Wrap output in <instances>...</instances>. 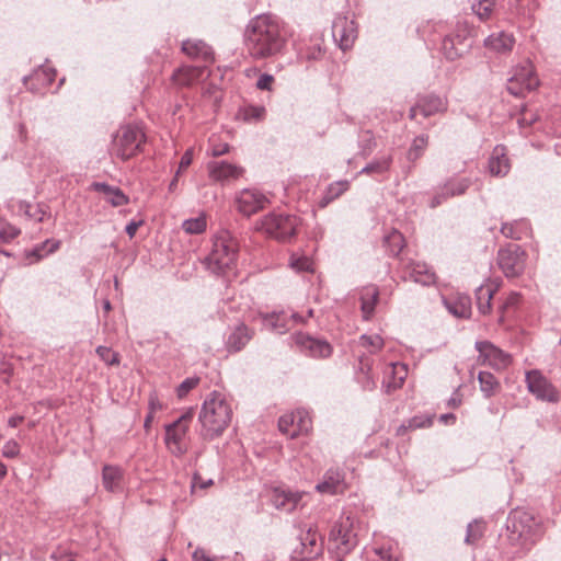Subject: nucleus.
Instances as JSON below:
<instances>
[{"label": "nucleus", "instance_id": "f257e3e1", "mask_svg": "<svg viewBox=\"0 0 561 561\" xmlns=\"http://www.w3.org/2000/svg\"><path fill=\"white\" fill-rule=\"evenodd\" d=\"M284 44L279 23L271 15H257L247 26L245 45L250 55L256 59L279 53Z\"/></svg>", "mask_w": 561, "mask_h": 561}, {"label": "nucleus", "instance_id": "f03ea898", "mask_svg": "<svg viewBox=\"0 0 561 561\" xmlns=\"http://www.w3.org/2000/svg\"><path fill=\"white\" fill-rule=\"evenodd\" d=\"M232 419V408L225 394L213 391L202 404L198 421L202 424V435L214 439L222 434Z\"/></svg>", "mask_w": 561, "mask_h": 561}, {"label": "nucleus", "instance_id": "7ed1b4c3", "mask_svg": "<svg viewBox=\"0 0 561 561\" xmlns=\"http://www.w3.org/2000/svg\"><path fill=\"white\" fill-rule=\"evenodd\" d=\"M510 543L522 552H527L542 537L541 524L529 512L515 510L506 523Z\"/></svg>", "mask_w": 561, "mask_h": 561}, {"label": "nucleus", "instance_id": "20e7f679", "mask_svg": "<svg viewBox=\"0 0 561 561\" xmlns=\"http://www.w3.org/2000/svg\"><path fill=\"white\" fill-rule=\"evenodd\" d=\"M239 253L238 239L228 230L219 231L213 239V247L203 263L216 275H224L237 265Z\"/></svg>", "mask_w": 561, "mask_h": 561}, {"label": "nucleus", "instance_id": "39448f33", "mask_svg": "<svg viewBox=\"0 0 561 561\" xmlns=\"http://www.w3.org/2000/svg\"><path fill=\"white\" fill-rule=\"evenodd\" d=\"M298 225L299 219L295 215L271 213L256 222V230L285 241L295 236Z\"/></svg>", "mask_w": 561, "mask_h": 561}, {"label": "nucleus", "instance_id": "423d86ee", "mask_svg": "<svg viewBox=\"0 0 561 561\" xmlns=\"http://www.w3.org/2000/svg\"><path fill=\"white\" fill-rule=\"evenodd\" d=\"M194 414V409L190 408L174 422L165 425L164 443L172 455L180 457L186 453L185 437Z\"/></svg>", "mask_w": 561, "mask_h": 561}, {"label": "nucleus", "instance_id": "0eeeda50", "mask_svg": "<svg viewBox=\"0 0 561 561\" xmlns=\"http://www.w3.org/2000/svg\"><path fill=\"white\" fill-rule=\"evenodd\" d=\"M145 141L144 133L136 126H123L114 138L115 154L122 160H127L140 150Z\"/></svg>", "mask_w": 561, "mask_h": 561}, {"label": "nucleus", "instance_id": "6e6552de", "mask_svg": "<svg viewBox=\"0 0 561 561\" xmlns=\"http://www.w3.org/2000/svg\"><path fill=\"white\" fill-rule=\"evenodd\" d=\"M539 85V79L529 61L517 66L507 82V91L515 96H524Z\"/></svg>", "mask_w": 561, "mask_h": 561}, {"label": "nucleus", "instance_id": "1a4fd4ad", "mask_svg": "<svg viewBox=\"0 0 561 561\" xmlns=\"http://www.w3.org/2000/svg\"><path fill=\"white\" fill-rule=\"evenodd\" d=\"M526 253L520 245L510 243L497 252V264L506 277L519 276L525 270Z\"/></svg>", "mask_w": 561, "mask_h": 561}, {"label": "nucleus", "instance_id": "9d476101", "mask_svg": "<svg viewBox=\"0 0 561 561\" xmlns=\"http://www.w3.org/2000/svg\"><path fill=\"white\" fill-rule=\"evenodd\" d=\"M474 347L479 353L478 359L482 365L500 371L505 370L512 364V355L489 341H477Z\"/></svg>", "mask_w": 561, "mask_h": 561}, {"label": "nucleus", "instance_id": "9b49d317", "mask_svg": "<svg viewBox=\"0 0 561 561\" xmlns=\"http://www.w3.org/2000/svg\"><path fill=\"white\" fill-rule=\"evenodd\" d=\"M278 428L290 438H295L299 434H308L312 428V421L306 409H297L295 412L279 417Z\"/></svg>", "mask_w": 561, "mask_h": 561}, {"label": "nucleus", "instance_id": "f8f14e48", "mask_svg": "<svg viewBox=\"0 0 561 561\" xmlns=\"http://www.w3.org/2000/svg\"><path fill=\"white\" fill-rule=\"evenodd\" d=\"M526 385L528 391L538 400L547 402H558L559 392L557 388L541 374L534 369L526 373Z\"/></svg>", "mask_w": 561, "mask_h": 561}, {"label": "nucleus", "instance_id": "ddd939ff", "mask_svg": "<svg viewBox=\"0 0 561 561\" xmlns=\"http://www.w3.org/2000/svg\"><path fill=\"white\" fill-rule=\"evenodd\" d=\"M268 203L270 199L254 188H244L236 196L237 209L247 217L264 209Z\"/></svg>", "mask_w": 561, "mask_h": 561}, {"label": "nucleus", "instance_id": "4468645a", "mask_svg": "<svg viewBox=\"0 0 561 561\" xmlns=\"http://www.w3.org/2000/svg\"><path fill=\"white\" fill-rule=\"evenodd\" d=\"M208 176L221 185L230 184L244 174V169L228 161H210L207 163Z\"/></svg>", "mask_w": 561, "mask_h": 561}, {"label": "nucleus", "instance_id": "2eb2a0df", "mask_svg": "<svg viewBox=\"0 0 561 561\" xmlns=\"http://www.w3.org/2000/svg\"><path fill=\"white\" fill-rule=\"evenodd\" d=\"M447 100L436 94H424L417 98L414 106L410 108L409 116L414 119L417 114L430 117L447 110Z\"/></svg>", "mask_w": 561, "mask_h": 561}, {"label": "nucleus", "instance_id": "dca6fc26", "mask_svg": "<svg viewBox=\"0 0 561 561\" xmlns=\"http://www.w3.org/2000/svg\"><path fill=\"white\" fill-rule=\"evenodd\" d=\"M293 340L299 350L308 356L325 358L331 355L332 347L325 340L316 339L301 332L294 334Z\"/></svg>", "mask_w": 561, "mask_h": 561}, {"label": "nucleus", "instance_id": "f3484780", "mask_svg": "<svg viewBox=\"0 0 561 561\" xmlns=\"http://www.w3.org/2000/svg\"><path fill=\"white\" fill-rule=\"evenodd\" d=\"M304 322L305 318L297 312H294L290 316L285 311L272 312L263 317L264 327L278 334H284L290 330L294 324Z\"/></svg>", "mask_w": 561, "mask_h": 561}, {"label": "nucleus", "instance_id": "a211bd4d", "mask_svg": "<svg viewBox=\"0 0 561 561\" xmlns=\"http://www.w3.org/2000/svg\"><path fill=\"white\" fill-rule=\"evenodd\" d=\"M350 526L334 524L329 534L331 549L334 550L335 561H345V556L350 551Z\"/></svg>", "mask_w": 561, "mask_h": 561}, {"label": "nucleus", "instance_id": "6ab92c4d", "mask_svg": "<svg viewBox=\"0 0 561 561\" xmlns=\"http://www.w3.org/2000/svg\"><path fill=\"white\" fill-rule=\"evenodd\" d=\"M302 495L304 494L299 492L276 488L272 491L271 502L276 510L290 513L296 510Z\"/></svg>", "mask_w": 561, "mask_h": 561}, {"label": "nucleus", "instance_id": "aec40b11", "mask_svg": "<svg viewBox=\"0 0 561 561\" xmlns=\"http://www.w3.org/2000/svg\"><path fill=\"white\" fill-rule=\"evenodd\" d=\"M182 51L192 59L211 64L215 60L213 48L202 39L182 42Z\"/></svg>", "mask_w": 561, "mask_h": 561}, {"label": "nucleus", "instance_id": "412c9836", "mask_svg": "<svg viewBox=\"0 0 561 561\" xmlns=\"http://www.w3.org/2000/svg\"><path fill=\"white\" fill-rule=\"evenodd\" d=\"M304 559H313L322 552V541L316 527H308L299 536Z\"/></svg>", "mask_w": 561, "mask_h": 561}, {"label": "nucleus", "instance_id": "4be33fe9", "mask_svg": "<svg viewBox=\"0 0 561 561\" xmlns=\"http://www.w3.org/2000/svg\"><path fill=\"white\" fill-rule=\"evenodd\" d=\"M209 75L206 66H183L174 71L172 79L181 85L194 84Z\"/></svg>", "mask_w": 561, "mask_h": 561}, {"label": "nucleus", "instance_id": "5701e85b", "mask_svg": "<svg viewBox=\"0 0 561 561\" xmlns=\"http://www.w3.org/2000/svg\"><path fill=\"white\" fill-rule=\"evenodd\" d=\"M405 270L409 278L423 286H431L436 283L434 271L425 263L411 261L407 264Z\"/></svg>", "mask_w": 561, "mask_h": 561}, {"label": "nucleus", "instance_id": "b1692460", "mask_svg": "<svg viewBox=\"0 0 561 561\" xmlns=\"http://www.w3.org/2000/svg\"><path fill=\"white\" fill-rule=\"evenodd\" d=\"M91 190L102 193L104 199L113 207H119L129 203V197L117 186L104 182H93Z\"/></svg>", "mask_w": 561, "mask_h": 561}, {"label": "nucleus", "instance_id": "393cba45", "mask_svg": "<svg viewBox=\"0 0 561 561\" xmlns=\"http://www.w3.org/2000/svg\"><path fill=\"white\" fill-rule=\"evenodd\" d=\"M253 335L254 331L244 323L238 324L227 339L226 347L228 352H240L252 340Z\"/></svg>", "mask_w": 561, "mask_h": 561}, {"label": "nucleus", "instance_id": "a878e982", "mask_svg": "<svg viewBox=\"0 0 561 561\" xmlns=\"http://www.w3.org/2000/svg\"><path fill=\"white\" fill-rule=\"evenodd\" d=\"M379 298V289L376 285H367L359 290L360 311L364 320H368L375 312Z\"/></svg>", "mask_w": 561, "mask_h": 561}, {"label": "nucleus", "instance_id": "bb28decb", "mask_svg": "<svg viewBox=\"0 0 561 561\" xmlns=\"http://www.w3.org/2000/svg\"><path fill=\"white\" fill-rule=\"evenodd\" d=\"M345 489L344 474L339 470H329L324 480L316 485V490L320 493L336 494Z\"/></svg>", "mask_w": 561, "mask_h": 561}, {"label": "nucleus", "instance_id": "cd10ccee", "mask_svg": "<svg viewBox=\"0 0 561 561\" xmlns=\"http://www.w3.org/2000/svg\"><path fill=\"white\" fill-rule=\"evenodd\" d=\"M359 369L356 371V381L364 391H371L376 387L375 373L373 371V359L368 356H360Z\"/></svg>", "mask_w": 561, "mask_h": 561}, {"label": "nucleus", "instance_id": "c85d7f7f", "mask_svg": "<svg viewBox=\"0 0 561 561\" xmlns=\"http://www.w3.org/2000/svg\"><path fill=\"white\" fill-rule=\"evenodd\" d=\"M469 46L470 45L466 43V38H462L459 35H448L442 42V51L448 60H455L461 57Z\"/></svg>", "mask_w": 561, "mask_h": 561}, {"label": "nucleus", "instance_id": "c756f323", "mask_svg": "<svg viewBox=\"0 0 561 561\" xmlns=\"http://www.w3.org/2000/svg\"><path fill=\"white\" fill-rule=\"evenodd\" d=\"M511 169L510 160L505 152V147L496 146L489 159L490 173L496 176H504Z\"/></svg>", "mask_w": 561, "mask_h": 561}, {"label": "nucleus", "instance_id": "7c9ffc66", "mask_svg": "<svg viewBox=\"0 0 561 561\" xmlns=\"http://www.w3.org/2000/svg\"><path fill=\"white\" fill-rule=\"evenodd\" d=\"M123 470L117 466L105 465L102 470V482L105 490L118 492L122 490Z\"/></svg>", "mask_w": 561, "mask_h": 561}, {"label": "nucleus", "instance_id": "2f4dec72", "mask_svg": "<svg viewBox=\"0 0 561 561\" xmlns=\"http://www.w3.org/2000/svg\"><path fill=\"white\" fill-rule=\"evenodd\" d=\"M499 285L482 284L476 289L477 306L482 314H489L492 309L491 300L497 291Z\"/></svg>", "mask_w": 561, "mask_h": 561}, {"label": "nucleus", "instance_id": "473e14b6", "mask_svg": "<svg viewBox=\"0 0 561 561\" xmlns=\"http://www.w3.org/2000/svg\"><path fill=\"white\" fill-rule=\"evenodd\" d=\"M515 39L513 35L505 32L492 34L484 39V46L496 53H507L512 50Z\"/></svg>", "mask_w": 561, "mask_h": 561}, {"label": "nucleus", "instance_id": "72a5a7b5", "mask_svg": "<svg viewBox=\"0 0 561 561\" xmlns=\"http://www.w3.org/2000/svg\"><path fill=\"white\" fill-rule=\"evenodd\" d=\"M444 302L447 310L457 318L467 319L471 316V300L468 296L449 298Z\"/></svg>", "mask_w": 561, "mask_h": 561}, {"label": "nucleus", "instance_id": "f704fd0d", "mask_svg": "<svg viewBox=\"0 0 561 561\" xmlns=\"http://www.w3.org/2000/svg\"><path fill=\"white\" fill-rule=\"evenodd\" d=\"M347 19L344 18H337L332 25V35L335 42L339 43L340 48L342 51H346L351 48L350 44V35L346 27Z\"/></svg>", "mask_w": 561, "mask_h": 561}, {"label": "nucleus", "instance_id": "c9c22d12", "mask_svg": "<svg viewBox=\"0 0 561 561\" xmlns=\"http://www.w3.org/2000/svg\"><path fill=\"white\" fill-rule=\"evenodd\" d=\"M391 378L385 381L387 392L401 388L408 376L407 366L401 363H394L390 366Z\"/></svg>", "mask_w": 561, "mask_h": 561}, {"label": "nucleus", "instance_id": "e433bc0d", "mask_svg": "<svg viewBox=\"0 0 561 561\" xmlns=\"http://www.w3.org/2000/svg\"><path fill=\"white\" fill-rule=\"evenodd\" d=\"M470 185L471 181L468 178L448 180L443 185L444 199L465 194Z\"/></svg>", "mask_w": 561, "mask_h": 561}, {"label": "nucleus", "instance_id": "4c0bfd02", "mask_svg": "<svg viewBox=\"0 0 561 561\" xmlns=\"http://www.w3.org/2000/svg\"><path fill=\"white\" fill-rule=\"evenodd\" d=\"M529 230L528 222L525 220H515L513 222H505L501 227V232L504 237L520 240L527 234Z\"/></svg>", "mask_w": 561, "mask_h": 561}, {"label": "nucleus", "instance_id": "58836bf2", "mask_svg": "<svg viewBox=\"0 0 561 561\" xmlns=\"http://www.w3.org/2000/svg\"><path fill=\"white\" fill-rule=\"evenodd\" d=\"M392 163V156L385 154L365 165L358 173L369 175H381L389 171Z\"/></svg>", "mask_w": 561, "mask_h": 561}, {"label": "nucleus", "instance_id": "ea45409f", "mask_svg": "<svg viewBox=\"0 0 561 561\" xmlns=\"http://www.w3.org/2000/svg\"><path fill=\"white\" fill-rule=\"evenodd\" d=\"M348 190V181H337L332 184H330L321 199L319 201L320 207H327L331 202H333L335 198H337L340 195H342L344 192Z\"/></svg>", "mask_w": 561, "mask_h": 561}, {"label": "nucleus", "instance_id": "a19ab883", "mask_svg": "<svg viewBox=\"0 0 561 561\" xmlns=\"http://www.w3.org/2000/svg\"><path fill=\"white\" fill-rule=\"evenodd\" d=\"M383 244L390 255L398 256L405 245V240L400 231L393 229L385 236Z\"/></svg>", "mask_w": 561, "mask_h": 561}, {"label": "nucleus", "instance_id": "79ce46f5", "mask_svg": "<svg viewBox=\"0 0 561 561\" xmlns=\"http://www.w3.org/2000/svg\"><path fill=\"white\" fill-rule=\"evenodd\" d=\"M480 390L485 398H491L500 388V382L490 371H480L478 375Z\"/></svg>", "mask_w": 561, "mask_h": 561}, {"label": "nucleus", "instance_id": "37998d69", "mask_svg": "<svg viewBox=\"0 0 561 561\" xmlns=\"http://www.w3.org/2000/svg\"><path fill=\"white\" fill-rule=\"evenodd\" d=\"M427 145H428V136L427 135H420V136H416L408 152H407V158L409 161L411 162H415L419 158H421L425 151V149L427 148Z\"/></svg>", "mask_w": 561, "mask_h": 561}, {"label": "nucleus", "instance_id": "c03bdc74", "mask_svg": "<svg viewBox=\"0 0 561 561\" xmlns=\"http://www.w3.org/2000/svg\"><path fill=\"white\" fill-rule=\"evenodd\" d=\"M207 221L204 215L196 218H190L183 221L182 228L186 233L199 234L206 230Z\"/></svg>", "mask_w": 561, "mask_h": 561}, {"label": "nucleus", "instance_id": "a18cd8bd", "mask_svg": "<svg viewBox=\"0 0 561 561\" xmlns=\"http://www.w3.org/2000/svg\"><path fill=\"white\" fill-rule=\"evenodd\" d=\"M359 345L364 347L369 354H374L381 350L383 341L378 334H363L359 339Z\"/></svg>", "mask_w": 561, "mask_h": 561}, {"label": "nucleus", "instance_id": "49530a36", "mask_svg": "<svg viewBox=\"0 0 561 561\" xmlns=\"http://www.w3.org/2000/svg\"><path fill=\"white\" fill-rule=\"evenodd\" d=\"M484 533V525L479 520H473L467 526V534L465 537V542L468 545H474Z\"/></svg>", "mask_w": 561, "mask_h": 561}, {"label": "nucleus", "instance_id": "de8ad7c7", "mask_svg": "<svg viewBox=\"0 0 561 561\" xmlns=\"http://www.w3.org/2000/svg\"><path fill=\"white\" fill-rule=\"evenodd\" d=\"M496 0H478L472 4V11L480 20H488L491 16Z\"/></svg>", "mask_w": 561, "mask_h": 561}, {"label": "nucleus", "instance_id": "09e8293b", "mask_svg": "<svg viewBox=\"0 0 561 561\" xmlns=\"http://www.w3.org/2000/svg\"><path fill=\"white\" fill-rule=\"evenodd\" d=\"M31 204L27 202H21L20 203V210L24 211V215L28 218L35 219L38 222L44 221V218L47 214L46 207L43 205H37L36 209L34 211H31Z\"/></svg>", "mask_w": 561, "mask_h": 561}, {"label": "nucleus", "instance_id": "8fccbe9b", "mask_svg": "<svg viewBox=\"0 0 561 561\" xmlns=\"http://www.w3.org/2000/svg\"><path fill=\"white\" fill-rule=\"evenodd\" d=\"M199 381V377H190L184 379L176 388L178 398L182 399L186 397L191 390L198 386Z\"/></svg>", "mask_w": 561, "mask_h": 561}, {"label": "nucleus", "instance_id": "3c124183", "mask_svg": "<svg viewBox=\"0 0 561 561\" xmlns=\"http://www.w3.org/2000/svg\"><path fill=\"white\" fill-rule=\"evenodd\" d=\"M50 245L49 249L47 250V253H53L54 251H56L59 245H60V242L59 241H56V240H46L41 248H35L33 249L31 252L27 253V257H34V261L33 262H37L39 261L42 257H43V254L41 253L42 252V249H44L45 247L47 245Z\"/></svg>", "mask_w": 561, "mask_h": 561}, {"label": "nucleus", "instance_id": "603ef678", "mask_svg": "<svg viewBox=\"0 0 561 561\" xmlns=\"http://www.w3.org/2000/svg\"><path fill=\"white\" fill-rule=\"evenodd\" d=\"M375 147L373 134L369 130L363 131L359 136V148L364 156L371 152Z\"/></svg>", "mask_w": 561, "mask_h": 561}, {"label": "nucleus", "instance_id": "864d4df0", "mask_svg": "<svg viewBox=\"0 0 561 561\" xmlns=\"http://www.w3.org/2000/svg\"><path fill=\"white\" fill-rule=\"evenodd\" d=\"M96 354L104 360L107 365H116L118 364V354L113 352L110 347L99 346L96 348Z\"/></svg>", "mask_w": 561, "mask_h": 561}, {"label": "nucleus", "instance_id": "5fc2aeb1", "mask_svg": "<svg viewBox=\"0 0 561 561\" xmlns=\"http://www.w3.org/2000/svg\"><path fill=\"white\" fill-rule=\"evenodd\" d=\"M412 430L430 427L433 424L432 415H415L408 420Z\"/></svg>", "mask_w": 561, "mask_h": 561}, {"label": "nucleus", "instance_id": "6e6d98bb", "mask_svg": "<svg viewBox=\"0 0 561 561\" xmlns=\"http://www.w3.org/2000/svg\"><path fill=\"white\" fill-rule=\"evenodd\" d=\"M265 108L262 106H248L244 108V119L260 121L264 117Z\"/></svg>", "mask_w": 561, "mask_h": 561}, {"label": "nucleus", "instance_id": "4d7b16f0", "mask_svg": "<svg viewBox=\"0 0 561 561\" xmlns=\"http://www.w3.org/2000/svg\"><path fill=\"white\" fill-rule=\"evenodd\" d=\"M20 234V229L12 225H5L0 229V240L2 242H10Z\"/></svg>", "mask_w": 561, "mask_h": 561}, {"label": "nucleus", "instance_id": "13d9d810", "mask_svg": "<svg viewBox=\"0 0 561 561\" xmlns=\"http://www.w3.org/2000/svg\"><path fill=\"white\" fill-rule=\"evenodd\" d=\"M20 454V445L13 440H8L2 447V456L5 458H15Z\"/></svg>", "mask_w": 561, "mask_h": 561}, {"label": "nucleus", "instance_id": "bf43d9fd", "mask_svg": "<svg viewBox=\"0 0 561 561\" xmlns=\"http://www.w3.org/2000/svg\"><path fill=\"white\" fill-rule=\"evenodd\" d=\"M290 265L293 268L299 272H309L312 271V263L308 257H298L296 260L290 261Z\"/></svg>", "mask_w": 561, "mask_h": 561}, {"label": "nucleus", "instance_id": "052dcab7", "mask_svg": "<svg viewBox=\"0 0 561 561\" xmlns=\"http://www.w3.org/2000/svg\"><path fill=\"white\" fill-rule=\"evenodd\" d=\"M520 298H522V296L519 293H517V291L510 293L508 296L506 297L505 301L501 306V310L504 311V310H507L511 308H515L519 304Z\"/></svg>", "mask_w": 561, "mask_h": 561}, {"label": "nucleus", "instance_id": "680f3d73", "mask_svg": "<svg viewBox=\"0 0 561 561\" xmlns=\"http://www.w3.org/2000/svg\"><path fill=\"white\" fill-rule=\"evenodd\" d=\"M375 552L381 561H399V557L393 553L391 548H379Z\"/></svg>", "mask_w": 561, "mask_h": 561}, {"label": "nucleus", "instance_id": "e2e57ef3", "mask_svg": "<svg viewBox=\"0 0 561 561\" xmlns=\"http://www.w3.org/2000/svg\"><path fill=\"white\" fill-rule=\"evenodd\" d=\"M273 82H274V77L272 75L263 73L260 76L259 80L256 81V88L260 90L270 91L272 89Z\"/></svg>", "mask_w": 561, "mask_h": 561}, {"label": "nucleus", "instance_id": "0e129e2a", "mask_svg": "<svg viewBox=\"0 0 561 561\" xmlns=\"http://www.w3.org/2000/svg\"><path fill=\"white\" fill-rule=\"evenodd\" d=\"M209 153L213 157H220L229 151V145L226 142L211 144Z\"/></svg>", "mask_w": 561, "mask_h": 561}, {"label": "nucleus", "instance_id": "69168bd1", "mask_svg": "<svg viewBox=\"0 0 561 561\" xmlns=\"http://www.w3.org/2000/svg\"><path fill=\"white\" fill-rule=\"evenodd\" d=\"M193 161V153H192V150L188 149L184 152V154L182 156L181 158V161H180V164H179V169L176 171L178 174H181V172L186 169L187 167L191 165Z\"/></svg>", "mask_w": 561, "mask_h": 561}, {"label": "nucleus", "instance_id": "338daca9", "mask_svg": "<svg viewBox=\"0 0 561 561\" xmlns=\"http://www.w3.org/2000/svg\"><path fill=\"white\" fill-rule=\"evenodd\" d=\"M144 224L142 220H138V221H135V220H131L125 228V231L126 233L128 234L129 238H133L135 237L138 228Z\"/></svg>", "mask_w": 561, "mask_h": 561}, {"label": "nucleus", "instance_id": "774afa93", "mask_svg": "<svg viewBox=\"0 0 561 561\" xmlns=\"http://www.w3.org/2000/svg\"><path fill=\"white\" fill-rule=\"evenodd\" d=\"M192 558L194 561H213L211 558L202 548H197L193 552Z\"/></svg>", "mask_w": 561, "mask_h": 561}]
</instances>
